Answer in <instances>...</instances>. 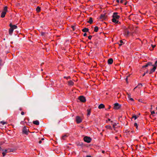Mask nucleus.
Wrapping results in <instances>:
<instances>
[{
  "label": "nucleus",
  "instance_id": "f257e3e1",
  "mask_svg": "<svg viewBox=\"0 0 157 157\" xmlns=\"http://www.w3.org/2000/svg\"><path fill=\"white\" fill-rule=\"evenodd\" d=\"M83 140L84 141L87 143H90L91 140V138L87 136H85L83 138Z\"/></svg>",
  "mask_w": 157,
  "mask_h": 157
},
{
  "label": "nucleus",
  "instance_id": "f03ea898",
  "mask_svg": "<svg viewBox=\"0 0 157 157\" xmlns=\"http://www.w3.org/2000/svg\"><path fill=\"white\" fill-rule=\"evenodd\" d=\"M78 99L82 102H84L86 101L85 98L83 96H81L79 97Z\"/></svg>",
  "mask_w": 157,
  "mask_h": 157
},
{
  "label": "nucleus",
  "instance_id": "7ed1b4c3",
  "mask_svg": "<svg viewBox=\"0 0 157 157\" xmlns=\"http://www.w3.org/2000/svg\"><path fill=\"white\" fill-rule=\"evenodd\" d=\"M28 131H29V129L28 128L26 127H24L22 129V132L24 133L26 135H28Z\"/></svg>",
  "mask_w": 157,
  "mask_h": 157
},
{
  "label": "nucleus",
  "instance_id": "20e7f679",
  "mask_svg": "<svg viewBox=\"0 0 157 157\" xmlns=\"http://www.w3.org/2000/svg\"><path fill=\"white\" fill-rule=\"evenodd\" d=\"M117 14L118 13L117 12H115L113 13V15L112 16L113 17L117 19H118L120 17V16L119 15H117Z\"/></svg>",
  "mask_w": 157,
  "mask_h": 157
},
{
  "label": "nucleus",
  "instance_id": "39448f33",
  "mask_svg": "<svg viewBox=\"0 0 157 157\" xmlns=\"http://www.w3.org/2000/svg\"><path fill=\"white\" fill-rule=\"evenodd\" d=\"M114 106L113 108L114 109H119L120 108L121 106V105H119V104L117 103H115L114 104Z\"/></svg>",
  "mask_w": 157,
  "mask_h": 157
},
{
  "label": "nucleus",
  "instance_id": "423d86ee",
  "mask_svg": "<svg viewBox=\"0 0 157 157\" xmlns=\"http://www.w3.org/2000/svg\"><path fill=\"white\" fill-rule=\"evenodd\" d=\"M76 121L77 123L78 124L82 122V120L81 117L78 116H76Z\"/></svg>",
  "mask_w": 157,
  "mask_h": 157
},
{
  "label": "nucleus",
  "instance_id": "0eeeda50",
  "mask_svg": "<svg viewBox=\"0 0 157 157\" xmlns=\"http://www.w3.org/2000/svg\"><path fill=\"white\" fill-rule=\"evenodd\" d=\"M106 18V17L104 14H102L100 17V19L102 20H105Z\"/></svg>",
  "mask_w": 157,
  "mask_h": 157
},
{
  "label": "nucleus",
  "instance_id": "6e6552de",
  "mask_svg": "<svg viewBox=\"0 0 157 157\" xmlns=\"http://www.w3.org/2000/svg\"><path fill=\"white\" fill-rule=\"evenodd\" d=\"M11 28H12L13 29H16L17 28V26L16 25H13L12 23H10L9 25Z\"/></svg>",
  "mask_w": 157,
  "mask_h": 157
},
{
  "label": "nucleus",
  "instance_id": "1a4fd4ad",
  "mask_svg": "<svg viewBox=\"0 0 157 157\" xmlns=\"http://www.w3.org/2000/svg\"><path fill=\"white\" fill-rule=\"evenodd\" d=\"M113 62V59L110 58L108 60V63L109 64H111Z\"/></svg>",
  "mask_w": 157,
  "mask_h": 157
},
{
  "label": "nucleus",
  "instance_id": "9d476101",
  "mask_svg": "<svg viewBox=\"0 0 157 157\" xmlns=\"http://www.w3.org/2000/svg\"><path fill=\"white\" fill-rule=\"evenodd\" d=\"M117 20V19L113 18L112 19V21L113 22H114L116 24H118L119 23H120V22H119Z\"/></svg>",
  "mask_w": 157,
  "mask_h": 157
},
{
  "label": "nucleus",
  "instance_id": "9b49d317",
  "mask_svg": "<svg viewBox=\"0 0 157 157\" xmlns=\"http://www.w3.org/2000/svg\"><path fill=\"white\" fill-rule=\"evenodd\" d=\"M13 30L12 28L10 27V28L9 29V34L10 35H11L13 33Z\"/></svg>",
  "mask_w": 157,
  "mask_h": 157
},
{
  "label": "nucleus",
  "instance_id": "f8f14e48",
  "mask_svg": "<svg viewBox=\"0 0 157 157\" xmlns=\"http://www.w3.org/2000/svg\"><path fill=\"white\" fill-rule=\"evenodd\" d=\"M120 2L121 3L124 4L125 5H126L127 4V2L125 0H121Z\"/></svg>",
  "mask_w": 157,
  "mask_h": 157
},
{
  "label": "nucleus",
  "instance_id": "ddd939ff",
  "mask_svg": "<svg viewBox=\"0 0 157 157\" xmlns=\"http://www.w3.org/2000/svg\"><path fill=\"white\" fill-rule=\"evenodd\" d=\"M74 84V82L71 80H70L68 82V85L69 86H72Z\"/></svg>",
  "mask_w": 157,
  "mask_h": 157
},
{
  "label": "nucleus",
  "instance_id": "4468645a",
  "mask_svg": "<svg viewBox=\"0 0 157 157\" xmlns=\"http://www.w3.org/2000/svg\"><path fill=\"white\" fill-rule=\"evenodd\" d=\"M98 108L99 109L104 108H105V105L104 104H101L98 106Z\"/></svg>",
  "mask_w": 157,
  "mask_h": 157
},
{
  "label": "nucleus",
  "instance_id": "2eb2a0df",
  "mask_svg": "<svg viewBox=\"0 0 157 157\" xmlns=\"http://www.w3.org/2000/svg\"><path fill=\"white\" fill-rule=\"evenodd\" d=\"M6 13V11H3L1 13V17L2 18H3L5 17V15Z\"/></svg>",
  "mask_w": 157,
  "mask_h": 157
},
{
  "label": "nucleus",
  "instance_id": "dca6fc26",
  "mask_svg": "<svg viewBox=\"0 0 157 157\" xmlns=\"http://www.w3.org/2000/svg\"><path fill=\"white\" fill-rule=\"evenodd\" d=\"M93 18L91 17L89 18V21H87V22L91 24L93 23Z\"/></svg>",
  "mask_w": 157,
  "mask_h": 157
},
{
  "label": "nucleus",
  "instance_id": "f3484780",
  "mask_svg": "<svg viewBox=\"0 0 157 157\" xmlns=\"http://www.w3.org/2000/svg\"><path fill=\"white\" fill-rule=\"evenodd\" d=\"M153 68L151 69V72H154L156 68V66H155V65H154L153 66Z\"/></svg>",
  "mask_w": 157,
  "mask_h": 157
},
{
  "label": "nucleus",
  "instance_id": "a211bd4d",
  "mask_svg": "<svg viewBox=\"0 0 157 157\" xmlns=\"http://www.w3.org/2000/svg\"><path fill=\"white\" fill-rule=\"evenodd\" d=\"M33 123L36 125H38L39 124V121H38L37 120L33 121Z\"/></svg>",
  "mask_w": 157,
  "mask_h": 157
},
{
  "label": "nucleus",
  "instance_id": "6ab92c4d",
  "mask_svg": "<svg viewBox=\"0 0 157 157\" xmlns=\"http://www.w3.org/2000/svg\"><path fill=\"white\" fill-rule=\"evenodd\" d=\"M89 31V29L87 28H85L82 30V32H87Z\"/></svg>",
  "mask_w": 157,
  "mask_h": 157
},
{
  "label": "nucleus",
  "instance_id": "aec40b11",
  "mask_svg": "<svg viewBox=\"0 0 157 157\" xmlns=\"http://www.w3.org/2000/svg\"><path fill=\"white\" fill-rule=\"evenodd\" d=\"M87 116H88L90 115L91 113V110L90 109H88L87 110Z\"/></svg>",
  "mask_w": 157,
  "mask_h": 157
},
{
  "label": "nucleus",
  "instance_id": "412c9836",
  "mask_svg": "<svg viewBox=\"0 0 157 157\" xmlns=\"http://www.w3.org/2000/svg\"><path fill=\"white\" fill-rule=\"evenodd\" d=\"M68 136L67 135H64L62 136V139L63 140H65L66 137H67Z\"/></svg>",
  "mask_w": 157,
  "mask_h": 157
},
{
  "label": "nucleus",
  "instance_id": "4be33fe9",
  "mask_svg": "<svg viewBox=\"0 0 157 157\" xmlns=\"http://www.w3.org/2000/svg\"><path fill=\"white\" fill-rule=\"evenodd\" d=\"M129 34V32L127 30L125 31V35L126 36H128Z\"/></svg>",
  "mask_w": 157,
  "mask_h": 157
},
{
  "label": "nucleus",
  "instance_id": "5701e85b",
  "mask_svg": "<svg viewBox=\"0 0 157 157\" xmlns=\"http://www.w3.org/2000/svg\"><path fill=\"white\" fill-rule=\"evenodd\" d=\"M78 146H82L83 145V144L82 142H79L78 144Z\"/></svg>",
  "mask_w": 157,
  "mask_h": 157
},
{
  "label": "nucleus",
  "instance_id": "b1692460",
  "mask_svg": "<svg viewBox=\"0 0 157 157\" xmlns=\"http://www.w3.org/2000/svg\"><path fill=\"white\" fill-rule=\"evenodd\" d=\"M36 11L37 12H39L40 11V8L39 6H37L36 8Z\"/></svg>",
  "mask_w": 157,
  "mask_h": 157
},
{
  "label": "nucleus",
  "instance_id": "393cba45",
  "mask_svg": "<svg viewBox=\"0 0 157 157\" xmlns=\"http://www.w3.org/2000/svg\"><path fill=\"white\" fill-rule=\"evenodd\" d=\"M98 30V28L97 26H95L94 29V31L97 32Z\"/></svg>",
  "mask_w": 157,
  "mask_h": 157
},
{
  "label": "nucleus",
  "instance_id": "a878e982",
  "mask_svg": "<svg viewBox=\"0 0 157 157\" xmlns=\"http://www.w3.org/2000/svg\"><path fill=\"white\" fill-rule=\"evenodd\" d=\"M105 127L107 128L108 129H112L110 125H107L105 126Z\"/></svg>",
  "mask_w": 157,
  "mask_h": 157
},
{
  "label": "nucleus",
  "instance_id": "bb28decb",
  "mask_svg": "<svg viewBox=\"0 0 157 157\" xmlns=\"http://www.w3.org/2000/svg\"><path fill=\"white\" fill-rule=\"evenodd\" d=\"M148 64V66H153L154 65H152V63L151 62H148L147 63Z\"/></svg>",
  "mask_w": 157,
  "mask_h": 157
},
{
  "label": "nucleus",
  "instance_id": "cd10ccee",
  "mask_svg": "<svg viewBox=\"0 0 157 157\" xmlns=\"http://www.w3.org/2000/svg\"><path fill=\"white\" fill-rule=\"evenodd\" d=\"M0 123L2 124L3 125H4L5 124H6L7 122L3 121H1L0 122Z\"/></svg>",
  "mask_w": 157,
  "mask_h": 157
},
{
  "label": "nucleus",
  "instance_id": "c85d7f7f",
  "mask_svg": "<svg viewBox=\"0 0 157 157\" xmlns=\"http://www.w3.org/2000/svg\"><path fill=\"white\" fill-rule=\"evenodd\" d=\"M7 6L5 7H4L3 11H6V12L7 11Z\"/></svg>",
  "mask_w": 157,
  "mask_h": 157
},
{
  "label": "nucleus",
  "instance_id": "c756f323",
  "mask_svg": "<svg viewBox=\"0 0 157 157\" xmlns=\"http://www.w3.org/2000/svg\"><path fill=\"white\" fill-rule=\"evenodd\" d=\"M120 44H119V46H121L122 45V44L123 43V41L122 40H120Z\"/></svg>",
  "mask_w": 157,
  "mask_h": 157
},
{
  "label": "nucleus",
  "instance_id": "7c9ffc66",
  "mask_svg": "<svg viewBox=\"0 0 157 157\" xmlns=\"http://www.w3.org/2000/svg\"><path fill=\"white\" fill-rule=\"evenodd\" d=\"M142 84L141 83H140V84H138V85L137 86V87L140 88V87H142Z\"/></svg>",
  "mask_w": 157,
  "mask_h": 157
},
{
  "label": "nucleus",
  "instance_id": "2f4dec72",
  "mask_svg": "<svg viewBox=\"0 0 157 157\" xmlns=\"http://www.w3.org/2000/svg\"><path fill=\"white\" fill-rule=\"evenodd\" d=\"M132 118H134V119L135 120H136V119L137 118V117L136 115H134L132 117Z\"/></svg>",
  "mask_w": 157,
  "mask_h": 157
},
{
  "label": "nucleus",
  "instance_id": "473e14b6",
  "mask_svg": "<svg viewBox=\"0 0 157 157\" xmlns=\"http://www.w3.org/2000/svg\"><path fill=\"white\" fill-rule=\"evenodd\" d=\"M134 126L136 127V128L137 129H138V125L136 123H135L134 124Z\"/></svg>",
  "mask_w": 157,
  "mask_h": 157
},
{
  "label": "nucleus",
  "instance_id": "72a5a7b5",
  "mask_svg": "<svg viewBox=\"0 0 157 157\" xmlns=\"http://www.w3.org/2000/svg\"><path fill=\"white\" fill-rule=\"evenodd\" d=\"M2 151H3V152H4L5 153H7L8 152V150H7V149H5L4 150L2 149Z\"/></svg>",
  "mask_w": 157,
  "mask_h": 157
},
{
  "label": "nucleus",
  "instance_id": "f704fd0d",
  "mask_svg": "<svg viewBox=\"0 0 157 157\" xmlns=\"http://www.w3.org/2000/svg\"><path fill=\"white\" fill-rule=\"evenodd\" d=\"M148 66V64L147 63L146 64V65L143 66L142 67L143 68H144L147 67Z\"/></svg>",
  "mask_w": 157,
  "mask_h": 157
},
{
  "label": "nucleus",
  "instance_id": "c9c22d12",
  "mask_svg": "<svg viewBox=\"0 0 157 157\" xmlns=\"http://www.w3.org/2000/svg\"><path fill=\"white\" fill-rule=\"evenodd\" d=\"M64 78H66L67 79H68L69 78H71V77L70 76H68V77L64 76Z\"/></svg>",
  "mask_w": 157,
  "mask_h": 157
},
{
  "label": "nucleus",
  "instance_id": "e433bc0d",
  "mask_svg": "<svg viewBox=\"0 0 157 157\" xmlns=\"http://www.w3.org/2000/svg\"><path fill=\"white\" fill-rule=\"evenodd\" d=\"M129 76V75L127 76L126 77V78H125L126 81L127 83L128 82V77Z\"/></svg>",
  "mask_w": 157,
  "mask_h": 157
},
{
  "label": "nucleus",
  "instance_id": "4c0bfd02",
  "mask_svg": "<svg viewBox=\"0 0 157 157\" xmlns=\"http://www.w3.org/2000/svg\"><path fill=\"white\" fill-rule=\"evenodd\" d=\"M127 95H128V98L129 99L130 98H131V95L128 93H127Z\"/></svg>",
  "mask_w": 157,
  "mask_h": 157
},
{
  "label": "nucleus",
  "instance_id": "58836bf2",
  "mask_svg": "<svg viewBox=\"0 0 157 157\" xmlns=\"http://www.w3.org/2000/svg\"><path fill=\"white\" fill-rule=\"evenodd\" d=\"M71 28H72L73 30H74L75 29V26H73V25L72 26Z\"/></svg>",
  "mask_w": 157,
  "mask_h": 157
},
{
  "label": "nucleus",
  "instance_id": "ea45409f",
  "mask_svg": "<svg viewBox=\"0 0 157 157\" xmlns=\"http://www.w3.org/2000/svg\"><path fill=\"white\" fill-rule=\"evenodd\" d=\"M151 114L152 115V116H154V115H153V114H155V112L154 111H151Z\"/></svg>",
  "mask_w": 157,
  "mask_h": 157
},
{
  "label": "nucleus",
  "instance_id": "a19ab883",
  "mask_svg": "<svg viewBox=\"0 0 157 157\" xmlns=\"http://www.w3.org/2000/svg\"><path fill=\"white\" fill-rule=\"evenodd\" d=\"M92 37V36H91V35L89 36H88V39H90V40L91 39Z\"/></svg>",
  "mask_w": 157,
  "mask_h": 157
},
{
  "label": "nucleus",
  "instance_id": "79ce46f5",
  "mask_svg": "<svg viewBox=\"0 0 157 157\" xmlns=\"http://www.w3.org/2000/svg\"><path fill=\"white\" fill-rule=\"evenodd\" d=\"M2 154H3V156H4L6 154V153H5V152H2Z\"/></svg>",
  "mask_w": 157,
  "mask_h": 157
},
{
  "label": "nucleus",
  "instance_id": "37998d69",
  "mask_svg": "<svg viewBox=\"0 0 157 157\" xmlns=\"http://www.w3.org/2000/svg\"><path fill=\"white\" fill-rule=\"evenodd\" d=\"M154 65L157 66V60L155 62V64Z\"/></svg>",
  "mask_w": 157,
  "mask_h": 157
},
{
  "label": "nucleus",
  "instance_id": "c03bdc74",
  "mask_svg": "<svg viewBox=\"0 0 157 157\" xmlns=\"http://www.w3.org/2000/svg\"><path fill=\"white\" fill-rule=\"evenodd\" d=\"M129 99L130 101H134V100H133V98H130Z\"/></svg>",
  "mask_w": 157,
  "mask_h": 157
},
{
  "label": "nucleus",
  "instance_id": "a18cd8bd",
  "mask_svg": "<svg viewBox=\"0 0 157 157\" xmlns=\"http://www.w3.org/2000/svg\"><path fill=\"white\" fill-rule=\"evenodd\" d=\"M151 46H152V47L154 48L155 47L156 45H153L152 44Z\"/></svg>",
  "mask_w": 157,
  "mask_h": 157
},
{
  "label": "nucleus",
  "instance_id": "49530a36",
  "mask_svg": "<svg viewBox=\"0 0 157 157\" xmlns=\"http://www.w3.org/2000/svg\"><path fill=\"white\" fill-rule=\"evenodd\" d=\"M21 114L22 115H23L24 114V112H21Z\"/></svg>",
  "mask_w": 157,
  "mask_h": 157
},
{
  "label": "nucleus",
  "instance_id": "de8ad7c7",
  "mask_svg": "<svg viewBox=\"0 0 157 157\" xmlns=\"http://www.w3.org/2000/svg\"><path fill=\"white\" fill-rule=\"evenodd\" d=\"M87 34L86 33H84L83 34V36H86Z\"/></svg>",
  "mask_w": 157,
  "mask_h": 157
},
{
  "label": "nucleus",
  "instance_id": "09e8293b",
  "mask_svg": "<svg viewBox=\"0 0 157 157\" xmlns=\"http://www.w3.org/2000/svg\"><path fill=\"white\" fill-rule=\"evenodd\" d=\"M86 157H92L90 155H87L86 156Z\"/></svg>",
  "mask_w": 157,
  "mask_h": 157
},
{
  "label": "nucleus",
  "instance_id": "8fccbe9b",
  "mask_svg": "<svg viewBox=\"0 0 157 157\" xmlns=\"http://www.w3.org/2000/svg\"><path fill=\"white\" fill-rule=\"evenodd\" d=\"M41 143H42V141H41V140H40V141H39V144H40Z\"/></svg>",
  "mask_w": 157,
  "mask_h": 157
},
{
  "label": "nucleus",
  "instance_id": "3c124183",
  "mask_svg": "<svg viewBox=\"0 0 157 157\" xmlns=\"http://www.w3.org/2000/svg\"><path fill=\"white\" fill-rule=\"evenodd\" d=\"M44 33H41V35L43 36L44 35Z\"/></svg>",
  "mask_w": 157,
  "mask_h": 157
},
{
  "label": "nucleus",
  "instance_id": "603ef678",
  "mask_svg": "<svg viewBox=\"0 0 157 157\" xmlns=\"http://www.w3.org/2000/svg\"><path fill=\"white\" fill-rule=\"evenodd\" d=\"M152 73H153V72H151V70L150 72H149V74H151Z\"/></svg>",
  "mask_w": 157,
  "mask_h": 157
},
{
  "label": "nucleus",
  "instance_id": "864d4df0",
  "mask_svg": "<svg viewBox=\"0 0 157 157\" xmlns=\"http://www.w3.org/2000/svg\"><path fill=\"white\" fill-rule=\"evenodd\" d=\"M148 70H147V71H146V72H145V73L146 74V73H148Z\"/></svg>",
  "mask_w": 157,
  "mask_h": 157
},
{
  "label": "nucleus",
  "instance_id": "5fc2aeb1",
  "mask_svg": "<svg viewBox=\"0 0 157 157\" xmlns=\"http://www.w3.org/2000/svg\"><path fill=\"white\" fill-rule=\"evenodd\" d=\"M111 106H109V107L108 108V109H109L110 108Z\"/></svg>",
  "mask_w": 157,
  "mask_h": 157
},
{
  "label": "nucleus",
  "instance_id": "6e6d98bb",
  "mask_svg": "<svg viewBox=\"0 0 157 157\" xmlns=\"http://www.w3.org/2000/svg\"><path fill=\"white\" fill-rule=\"evenodd\" d=\"M145 74H146V73H144L143 74V76H144L145 75Z\"/></svg>",
  "mask_w": 157,
  "mask_h": 157
},
{
  "label": "nucleus",
  "instance_id": "4d7b16f0",
  "mask_svg": "<svg viewBox=\"0 0 157 157\" xmlns=\"http://www.w3.org/2000/svg\"><path fill=\"white\" fill-rule=\"evenodd\" d=\"M117 2H119V0H117Z\"/></svg>",
  "mask_w": 157,
  "mask_h": 157
},
{
  "label": "nucleus",
  "instance_id": "13d9d810",
  "mask_svg": "<svg viewBox=\"0 0 157 157\" xmlns=\"http://www.w3.org/2000/svg\"><path fill=\"white\" fill-rule=\"evenodd\" d=\"M105 151H102V153H105Z\"/></svg>",
  "mask_w": 157,
  "mask_h": 157
},
{
  "label": "nucleus",
  "instance_id": "bf43d9fd",
  "mask_svg": "<svg viewBox=\"0 0 157 157\" xmlns=\"http://www.w3.org/2000/svg\"><path fill=\"white\" fill-rule=\"evenodd\" d=\"M44 140V138H42L41 139V140Z\"/></svg>",
  "mask_w": 157,
  "mask_h": 157
},
{
  "label": "nucleus",
  "instance_id": "052dcab7",
  "mask_svg": "<svg viewBox=\"0 0 157 157\" xmlns=\"http://www.w3.org/2000/svg\"><path fill=\"white\" fill-rule=\"evenodd\" d=\"M116 125V124H113V127H114L115 125Z\"/></svg>",
  "mask_w": 157,
  "mask_h": 157
},
{
  "label": "nucleus",
  "instance_id": "680f3d73",
  "mask_svg": "<svg viewBox=\"0 0 157 157\" xmlns=\"http://www.w3.org/2000/svg\"><path fill=\"white\" fill-rule=\"evenodd\" d=\"M137 87L136 86V87H135V88H134V90H135V89H136V87Z\"/></svg>",
  "mask_w": 157,
  "mask_h": 157
},
{
  "label": "nucleus",
  "instance_id": "e2e57ef3",
  "mask_svg": "<svg viewBox=\"0 0 157 157\" xmlns=\"http://www.w3.org/2000/svg\"><path fill=\"white\" fill-rule=\"evenodd\" d=\"M108 120L109 121H110V119H109V118L108 119Z\"/></svg>",
  "mask_w": 157,
  "mask_h": 157
},
{
  "label": "nucleus",
  "instance_id": "0e129e2a",
  "mask_svg": "<svg viewBox=\"0 0 157 157\" xmlns=\"http://www.w3.org/2000/svg\"><path fill=\"white\" fill-rule=\"evenodd\" d=\"M151 109H152V105H151Z\"/></svg>",
  "mask_w": 157,
  "mask_h": 157
},
{
  "label": "nucleus",
  "instance_id": "69168bd1",
  "mask_svg": "<svg viewBox=\"0 0 157 157\" xmlns=\"http://www.w3.org/2000/svg\"><path fill=\"white\" fill-rule=\"evenodd\" d=\"M1 147H0V150H1Z\"/></svg>",
  "mask_w": 157,
  "mask_h": 157
},
{
  "label": "nucleus",
  "instance_id": "338daca9",
  "mask_svg": "<svg viewBox=\"0 0 157 157\" xmlns=\"http://www.w3.org/2000/svg\"><path fill=\"white\" fill-rule=\"evenodd\" d=\"M111 123H112V122H113V121H111Z\"/></svg>",
  "mask_w": 157,
  "mask_h": 157
},
{
  "label": "nucleus",
  "instance_id": "774afa93",
  "mask_svg": "<svg viewBox=\"0 0 157 157\" xmlns=\"http://www.w3.org/2000/svg\"><path fill=\"white\" fill-rule=\"evenodd\" d=\"M156 109H157V107H156Z\"/></svg>",
  "mask_w": 157,
  "mask_h": 157
}]
</instances>
